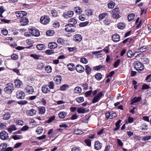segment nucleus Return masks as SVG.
Segmentation results:
<instances>
[{
	"instance_id": "nucleus-1",
	"label": "nucleus",
	"mask_w": 151,
	"mask_h": 151,
	"mask_svg": "<svg viewBox=\"0 0 151 151\" xmlns=\"http://www.w3.org/2000/svg\"><path fill=\"white\" fill-rule=\"evenodd\" d=\"M14 88L13 85L12 83H9L6 84L4 91L6 93L11 94L14 90Z\"/></svg>"
},
{
	"instance_id": "nucleus-2",
	"label": "nucleus",
	"mask_w": 151,
	"mask_h": 151,
	"mask_svg": "<svg viewBox=\"0 0 151 151\" xmlns=\"http://www.w3.org/2000/svg\"><path fill=\"white\" fill-rule=\"evenodd\" d=\"M29 33L31 34V35L35 37L39 36L40 35L39 31L35 27H32L29 29Z\"/></svg>"
},
{
	"instance_id": "nucleus-3",
	"label": "nucleus",
	"mask_w": 151,
	"mask_h": 151,
	"mask_svg": "<svg viewBox=\"0 0 151 151\" xmlns=\"http://www.w3.org/2000/svg\"><path fill=\"white\" fill-rule=\"evenodd\" d=\"M134 67L136 70L138 72L144 69L143 64L138 61L135 62L134 63Z\"/></svg>"
},
{
	"instance_id": "nucleus-4",
	"label": "nucleus",
	"mask_w": 151,
	"mask_h": 151,
	"mask_svg": "<svg viewBox=\"0 0 151 151\" xmlns=\"http://www.w3.org/2000/svg\"><path fill=\"white\" fill-rule=\"evenodd\" d=\"M40 22L43 24H48L50 21L49 17L45 15L42 17L40 19Z\"/></svg>"
},
{
	"instance_id": "nucleus-5",
	"label": "nucleus",
	"mask_w": 151,
	"mask_h": 151,
	"mask_svg": "<svg viewBox=\"0 0 151 151\" xmlns=\"http://www.w3.org/2000/svg\"><path fill=\"white\" fill-rule=\"evenodd\" d=\"M103 95L102 92H100L98 93L96 96H95L93 98L92 102L93 103H95L99 101Z\"/></svg>"
},
{
	"instance_id": "nucleus-6",
	"label": "nucleus",
	"mask_w": 151,
	"mask_h": 151,
	"mask_svg": "<svg viewBox=\"0 0 151 151\" xmlns=\"http://www.w3.org/2000/svg\"><path fill=\"white\" fill-rule=\"evenodd\" d=\"M25 93L23 91L20 90L18 91L16 93V97L19 99H23L25 96Z\"/></svg>"
},
{
	"instance_id": "nucleus-7",
	"label": "nucleus",
	"mask_w": 151,
	"mask_h": 151,
	"mask_svg": "<svg viewBox=\"0 0 151 151\" xmlns=\"http://www.w3.org/2000/svg\"><path fill=\"white\" fill-rule=\"evenodd\" d=\"M25 91L29 94H32L34 92V89L33 87L31 86L27 85L26 86Z\"/></svg>"
},
{
	"instance_id": "nucleus-8",
	"label": "nucleus",
	"mask_w": 151,
	"mask_h": 151,
	"mask_svg": "<svg viewBox=\"0 0 151 151\" xmlns=\"http://www.w3.org/2000/svg\"><path fill=\"white\" fill-rule=\"evenodd\" d=\"M15 14L18 18H22L27 14V12L24 11H17L15 12Z\"/></svg>"
},
{
	"instance_id": "nucleus-9",
	"label": "nucleus",
	"mask_w": 151,
	"mask_h": 151,
	"mask_svg": "<svg viewBox=\"0 0 151 151\" xmlns=\"http://www.w3.org/2000/svg\"><path fill=\"white\" fill-rule=\"evenodd\" d=\"M0 138L3 140H7L9 139L8 134L5 131H2L0 133Z\"/></svg>"
},
{
	"instance_id": "nucleus-10",
	"label": "nucleus",
	"mask_w": 151,
	"mask_h": 151,
	"mask_svg": "<svg viewBox=\"0 0 151 151\" xmlns=\"http://www.w3.org/2000/svg\"><path fill=\"white\" fill-rule=\"evenodd\" d=\"M74 14V12L72 11H69L67 12H64L63 14V16L66 19H68L70 17L73 16Z\"/></svg>"
},
{
	"instance_id": "nucleus-11",
	"label": "nucleus",
	"mask_w": 151,
	"mask_h": 151,
	"mask_svg": "<svg viewBox=\"0 0 151 151\" xmlns=\"http://www.w3.org/2000/svg\"><path fill=\"white\" fill-rule=\"evenodd\" d=\"M20 22L21 25L25 26L28 24L29 22V20L27 18L24 17L20 19Z\"/></svg>"
},
{
	"instance_id": "nucleus-12",
	"label": "nucleus",
	"mask_w": 151,
	"mask_h": 151,
	"mask_svg": "<svg viewBox=\"0 0 151 151\" xmlns=\"http://www.w3.org/2000/svg\"><path fill=\"white\" fill-rule=\"evenodd\" d=\"M36 112L37 111L35 110L32 109L27 110L26 112V113L28 116H32L35 115Z\"/></svg>"
},
{
	"instance_id": "nucleus-13",
	"label": "nucleus",
	"mask_w": 151,
	"mask_h": 151,
	"mask_svg": "<svg viewBox=\"0 0 151 151\" xmlns=\"http://www.w3.org/2000/svg\"><path fill=\"white\" fill-rule=\"evenodd\" d=\"M75 69L78 72L80 73L83 72L85 70L84 67L81 65L79 64L76 66Z\"/></svg>"
},
{
	"instance_id": "nucleus-14",
	"label": "nucleus",
	"mask_w": 151,
	"mask_h": 151,
	"mask_svg": "<svg viewBox=\"0 0 151 151\" xmlns=\"http://www.w3.org/2000/svg\"><path fill=\"white\" fill-rule=\"evenodd\" d=\"M42 91L43 93H47L50 92L47 85H45L42 86Z\"/></svg>"
},
{
	"instance_id": "nucleus-15",
	"label": "nucleus",
	"mask_w": 151,
	"mask_h": 151,
	"mask_svg": "<svg viewBox=\"0 0 151 151\" xmlns=\"http://www.w3.org/2000/svg\"><path fill=\"white\" fill-rule=\"evenodd\" d=\"M102 147V144L99 141H97L95 142L94 148L97 150H99Z\"/></svg>"
},
{
	"instance_id": "nucleus-16",
	"label": "nucleus",
	"mask_w": 151,
	"mask_h": 151,
	"mask_svg": "<svg viewBox=\"0 0 151 151\" xmlns=\"http://www.w3.org/2000/svg\"><path fill=\"white\" fill-rule=\"evenodd\" d=\"M112 40L115 42H117L120 40V36L117 33H115L112 37Z\"/></svg>"
},
{
	"instance_id": "nucleus-17",
	"label": "nucleus",
	"mask_w": 151,
	"mask_h": 151,
	"mask_svg": "<svg viewBox=\"0 0 151 151\" xmlns=\"http://www.w3.org/2000/svg\"><path fill=\"white\" fill-rule=\"evenodd\" d=\"M74 40L76 42H79L82 40V37L80 35H76L74 36Z\"/></svg>"
},
{
	"instance_id": "nucleus-18",
	"label": "nucleus",
	"mask_w": 151,
	"mask_h": 151,
	"mask_svg": "<svg viewBox=\"0 0 151 151\" xmlns=\"http://www.w3.org/2000/svg\"><path fill=\"white\" fill-rule=\"evenodd\" d=\"M140 129L142 131L147 130L148 128V125L146 123H144L141 124L139 127Z\"/></svg>"
},
{
	"instance_id": "nucleus-19",
	"label": "nucleus",
	"mask_w": 151,
	"mask_h": 151,
	"mask_svg": "<svg viewBox=\"0 0 151 151\" xmlns=\"http://www.w3.org/2000/svg\"><path fill=\"white\" fill-rule=\"evenodd\" d=\"M141 99V98L140 96L134 97L132 100L131 104L132 105L134 103H137L140 101Z\"/></svg>"
},
{
	"instance_id": "nucleus-20",
	"label": "nucleus",
	"mask_w": 151,
	"mask_h": 151,
	"mask_svg": "<svg viewBox=\"0 0 151 151\" xmlns=\"http://www.w3.org/2000/svg\"><path fill=\"white\" fill-rule=\"evenodd\" d=\"M14 82L15 87L18 88H20L22 84V82L19 80H16Z\"/></svg>"
},
{
	"instance_id": "nucleus-21",
	"label": "nucleus",
	"mask_w": 151,
	"mask_h": 151,
	"mask_svg": "<svg viewBox=\"0 0 151 151\" xmlns=\"http://www.w3.org/2000/svg\"><path fill=\"white\" fill-rule=\"evenodd\" d=\"M39 113L40 114H44L45 112V108L44 106L39 107L38 108Z\"/></svg>"
},
{
	"instance_id": "nucleus-22",
	"label": "nucleus",
	"mask_w": 151,
	"mask_h": 151,
	"mask_svg": "<svg viewBox=\"0 0 151 151\" xmlns=\"http://www.w3.org/2000/svg\"><path fill=\"white\" fill-rule=\"evenodd\" d=\"M57 44L54 42H51L49 43L48 46L50 49L56 48L57 47Z\"/></svg>"
},
{
	"instance_id": "nucleus-23",
	"label": "nucleus",
	"mask_w": 151,
	"mask_h": 151,
	"mask_svg": "<svg viewBox=\"0 0 151 151\" xmlns=\"http://www.w3.org/2000/svg\"><path fill=\"white\" fill-rule=\"evenodd\" d=\"M109 15L108 13H103L99 15V19L100 21L102 20L103 19L107 17Z\"/></svg>"
},
{
	"instance_id": "nucleus-24",
	"label": "nucleus",
	"mask_w": 151,
	"mask_h": 151,
	"mask_svg": "<svg viewBox=\"0 0 151 151\" xmlns=\"http://www.w3.org/2000/svg\"><path fill=\"white\" fill-rule=\"evenodd\" d=\"M7 129L9 132L11 133L12 131L16 130L17 128L15 125H12L9 127Z\"/></svg>"
},
{
	"instance_id": "nucleus-25",
	"label": "nucleus",
	"mask_w": 151,
	"mask_h": 151,
	"mask_svg": "<svg viewBox=\"0 0 151 151\" xmlns=\"http://www.w3.org/2000/svg\"><path fill=\"white\" fill-rule=\"evenodd\" d=\"M85 72L86 73V74L88 75H90L92 70V69L91 68V67L88 65H86L85 67Z\"/></svg>"
},
{
	"instance_id": "nucleus-26",
	"label": "nucleus",
	"mask_w": 151,
	"mask_h": 151,
	"mask_svg": "<svg viewBox=\"0 0 151 151\" xmlns=\"http://www.w3.org/2000/svg\"><path fill=\"white\" fill-rule=\"evenodd\" d=\"M85 14L87 16H91L93 14V11L90 9L87 8L85 11Z\"/></svg>"
},
{
	"instance_id": "nucleus-27",
	"label": "nucleus",
	"mask_w": 151,
	"mask_h": 151,
	"mask_svg": "<svg viewBox=\"0 0 151 151\" xmlns=\"http://www.w3.org/2000/svg\"><path fill=\"white\" fill-rule=\"evenodd\" d=\"M36 47L39 50H43L45 49V46L42 44H38L37 45Z\"/></svg>"
},
{
	"instance_id": "nucleus-28",
	"label": "nucleus",
	"mask_w": 151,
	"mask_h": 151,
	"mask_svg": "<svg viewBox=\"0 0 151 151\" xmlns=\"http://www.w3.org/2000/svg\"><path fill=\"white\" fill-rule=\"evenodd\" d=\"M67 66L68 69L71 71L74 70L76 68L74 64L73 63H69L67 65Z\"/></svg>"
},
{
	"instance_id": "nucleus-29",
	"label": "nucleus",
	"mask_w": 151,
	"mask_h": 151,
	"mask_svg": "<svg viewBox=\"0 0 151 151\" xmlns=\"http://www.w3.org/2000/svg\"><path fill=\"white\" fill-rule=\"evenodd\" d=\"M121 122L120 119L115 124L116 128L113 129L114 131H116L118 130L120 128V124Z\"/></svg>"
},
{
	"instance_id": "nucleus-30",
	"label": "nucleus",
	"mask_w": 151,
	"mask_h": 151,
	"mask_svg": "<svg viewBox=\"0 0 151 151\" xmlns=\"http://www.w3.org/2000/svg\"><path fill=\"white\" fill-rule=\"evenodd\" d=\"M11 115L9 112H6L3 115V119L5 120L9 119L10 118Z\"/></svg>"
},
{
	"instance_id": "nucleus-31",
	"label": "nucleus",
	"mask_w": 151,
	"mask_h": 151,
	"mask_svg": "<svg viewBox=\"0 0 151 151\" xmlns=\"http://www.w3.org/2000/svg\"><path fill=\"white\" fill-rule=\"evenodd\" d=\"M133 52L132 50H129L127 53V56L128 58H131L133 56L135 55V54L136 52Z\"/></svg>"
},
{
	"instance_id": "nucleus-32",
	"label": "nucleus",
	"mask_w": 151,
	"mask_h": 151,
	"mask_svg": "<svg viewBox=\"0 0 151 151\" xmlns=\"http://www.w3.org/2000/svg\"><path fill=\"white\" fill-rule=\"evenodd\" d=\"M67 113L65 112L62 111L60 112L58 114V116L61 118L63 119L67 115Z\"/></svg>"
},
{
	"instance_id": "nucleus-33",
	"label": "nucleus",
	"mask_w": 151,
	"mask_h": 151,
	"mask_svg": "<svg viewBox=\"0 0 151 151\" xmlns=\"http://www.w3.org/2000/svg\"><path fill=\"white\" fill-rule=\"evenodd\" d=\"M7 146L6 143H3L1 144L0 145V151L5 150Z\"/></svg>"
},
{
	"instance_id": "nucleus-34",
	"label": "nucleus",
	"mask_w": 151,
	"mask_h": 151,
	"mask_svg": "<svg viewBox=\"0 0 151 151\" xmlns=\"http://www.w3.org/2000/svg\"><path fill=\"white\" fill-rule=\"evenodd\" d=\"M117 27L120 29H124L125 27V24L123 23H119L118 24Z\"/></svg>"
},
{
	"instance_id": "nucleus-35",
	"label": "nucleus",
	"mask_w": 151,
	"mask_h": 151,
	"mask_svg": "<svg viewBox=\"0 0 151 151\" xmlns=\"http://www.w3.org/2000/svg\"><path fill=\"white\" fill-rule=\"evenodd\" d=\"M77 111L79 114L84 113L86 112V109L82 107H80L78 109Z\"/></svg>"
},
{
	"instance_id": "nucleus-36",
	"label": "nucleus",
	"mask_w": 151,
	"mask_h": 151,
	"mask_svg": "<svg viewBox=\"0 0 151 151\" xmlns=\"http://www.w3.org/2000/svg\"><path fill=\"white\" fill-rule=\"evenodd\" d=\"M69 87V86L68 85L64 84L61 86L60 89L61 91H64L68 89Z\"/></svg>"
},
{
	"instance_id": "nucleus-37",
	"label": "nucleus",
	"mask_w": 151,
	"mask_h": 151,
	"mask_svg": "<svg viewBox=\"0 0 151 151\" xmlns=\"http://www.w3.org/2000/svg\"><path fill=\"white\" fill-rule=\"evenodd\" d=\"M65 30L68 32H73L75 31V29L74 28H72L70 27H66L65 28Z\"/></svg>"
},
{
	"instance_id": "nucleus-38",
	"label": "nucleus",
	"mask_w": 151,
	"mask_h": 151,
	"mask_svg": "<svg viewBox=\"0 0 151 151\" xmlns=\"http://www.w3.org/2000/svg\"><path fill=\"white\" fill-rule=\"evenodd\" d=\"M115 4L114 2L111 1L108 4V7L109 9L113 8L115 5Z\"/></svg>"
},
{
	"instance_id": "nucleus-39",
	"label": "nucleus",
	"mask_w": 151,
	"mask_h": 151,
	"mask_svg": "<svg viewBox=\"0 0 151 151\" xmlns=\"http://www.w3.org/2000/svg\"><path fill=\"white\" fill-rule=\"evenodd\" d=\"M135 17V15L134 14H131L128 16V21L130 22L133 20Z\"/></svg>"
},
{
	"instance_id": "nucleus-40",
	"label": "nucleus",
	"mask_w": 151,
	"mask_h": 151,
	"mask_svg": "<svg viewBox=\"0 0 151 151\" xmlns=\"http://www.w3.org/2000/svg\"><path fill=\"white\" fill-rule=\"evenodd\" d=\"M43 131V129L41 127L39 126L37 128L36 130V132L38 134H40Z\"/></svg>"
},
{
	"instance_id": "nucleus-41",
	"label": "nucleus",
	"mask_w": 151,
	"mask_h": 151,
	"mask_svg": "<svg viewBox=\"0 0 151 151\" xmlns=\"http://www.w3.org/2000/svg\"><path fill=\"white\" fill-rule=\"evenodd\" d=\"M48 87L50 89H53L54 87V83L53 81L50 82L48 83V85H47Z\"/></svg>"
},
{
	"instance_id": "nucleus-42",
	"label": "nucleus",
	"mask_w": 151,
	"mask_h": 151,
	"mask_svg": "<svg viewBox=\"0 0 151 151\" xmlns=\"http://www.w3.org/2000/svg\"><path fill=\"white\" fill-rule=\"evenodd\" d=\"M111 22V20L107 18H106L104 20V24L106 25H109Z\"/></svg>"
},
{
	"instance_id": "nucleus-43",
	"label": "nucleus",
	"mask_w": 151,
	"mask_h": 151,
	"mask_svg": "<svg viewBox=\"0 0 151 151\" xmlns=\"http://www.w3.org/2000/svg\"><path fill=\"white\" fill-rule=\"evenodd\" d=\"M54 34V31L52 30H49L46 32V35L48 36H52Z\"/></svg>"
},
{
	"instance_id": "nucleus-44",
	"label": "nucleus",
	"mask_w": 151,
	"mask_h": 151,
	"mask_svg": "<svg viewBox=\"0 0 151 151\" xmlns=\"http://www.w3.org/2000/svg\"><path fill=\"white\" fill-rule=\"evenodd\" d=\"M45 71L47 73H50L52 72V67L50 65L46 66L45 67Z\"/></svg>"
},
{
	"instance_id": "nucleus-45",
	"label": "nucleus",
	"mask_w": 151,
	"mask_h": 151,
	"mask_svg": "<svg viewBox=\"0 0 151 151\" xmlns=\"http://www.w3.org/2000/svg\"><path fill=\"white\" fill-rule=\"evenodd\" d=\"M74 133L76 134L79 135L82 134L83 132L81 129H76L74 131Z\"/></svg>"
},
{
	"instance_id": "nucleus-46",
	"label": "nucleus",
	"mask_w": 151,
	"mask_h": 151,
	"mask_svg": "<svg viewBox=\"0 0 151 151\" xmlns=\"http://www.w3.org/2000/svg\"><path fill=\"white\" fill-rule=\"evenodd\" d=\"M102 77V76L101 73H98L96 74L95 78L98 80H100Z\"/></svg>"
},
{
	"instance_id": "nucleus-47",
	"label": "nucleus",
	"mask_w": 151,
	"mask_h": 151,
	"mask_svg": "<svg viewBox=\"0 0 151 151\" xmlns=\"http://www.w3.org/2000/svg\"><path fill=\"white\" fill-rule=\"evenodd\" d=\"M75 11L76 13L78 14H80L82 12L81 9L79 7H76L75 8Z\"/></svg>"
},
{
	"instance_id": "nucleus-48",
	"label": "nucleus",
	"mask_w": 151,
	"mask_h": 151,
	"mask_svg": "<svg viewBox=\"0 0 151 151\" xmlns=\"http://www.w3.org/2000/svg\"><path fill=\"white\" fill-rule=\"evenodd\" d=\"M74 90L75 93H81L82 89L81 88L78 86L75 88Z\"/></svg>"
},
{
	"instance_id": "nucleus-49",
	"label": "nucleus",
	"mask_w": 151,
	"mask_h": 151,
	"mask_svg": "<svg viewBox=\"0 0 151 151\" xmlns=\"http://www.w3.org/2000/svg\"><path fill=\"white\" fill-rule=\"evenodd\" d=\"M69 22L74 25L76 24L77 22L76 20L74 18H71L69 19Z\"/></svg>"
},
{
	"instance_id": "nucleus-50",
	"label": "nucleus",
	"mask_w": 151,
	"mask_h": 151,
	"mask_svg": "<svg viewBox=\"0 0 151 151\" xmlns=\"http://www.w3.org/2000/svg\"><path fill=\"white\" fill-rule=\"evenodd\" d=\"M76 100L79 103H80L84 101V98L82 97H79L76 98Z\"/></svg>"
},
{
	"instance_id": "nucleus-51",
	"label": "nucleus",
	"mask_w": 151,
	"mask_h": 151,
	"mask_svg": "<svg viewBox=\"0 0 151 151\" xmlns=\"http://www.w3.org/2000/svg\"><path fill=\"white\" fill-rule=\"evenodd\" d=\"M88 23V22L87 21L81 22L80 23L79 25L80 27H84L87 26Z\"/></svg>"
},
{
	"instance_id": "nucleus-52",
	"label": "nucleus",
	"mask_w": 151,
	"mask_h": 151,
	"mask_svg": "<svg viewBox=\"0 0 151 151\" xmlns=\"http://www.w3.org/2000/svg\"><path fill=\"white\" fill-rule=\"evenodd\" d=\"M71 151H81V149L78 147L74 146L72 148Z\"/></svg>"
},
{
	"instance_id": "nucleus-53",
	"label": "nucleus",
	"mask_w": 151,
	"mask_h": 151,
	"mask_svg": "<svg viewBox=\"0 0 151 151\" xmlns=\"http://www.w3.org/2000/svg\"><path fill=\"white\" fill-rule=\"evenodd\" d=\"M151 136H149L143 137L142 139V140L143 141H145L150 140L151 139Z\"/></svg>"
},
{
	"instance_id": "nucleus-54",
	"label": "nucleus",
	"mask_w": 151,
	"mask_h": 151,
	"mask_svg": "<svg viewBox=\"0 0 151 151\" xmlns=\"http://www.w3.org/2000/svg\"><path fill=\"white\" fill-rule=\"evenodd\" d=\"M54 53L53 50H46L45 51V53L47 55H51Z\"/></svg>"
},
{
	"instance_id": "nucleus-55",
	"label": "nucleus",
	"mask_w": 151,
	"mask_h": 151,
	"mask_svg": "<svg viewBox=\"0 0 151 151\" xmlns=\"http://www.w3.org/2000/svg\"><path fill=\"white\" fill-rule=\"evenodd\" d=\"M11 58L12 60H16L18 58V56L16 54H13L11 55Z\"/></svg>"
},
{
	"instance_id": "nucleus-56",
	"label": "nucleus",
	"mask_w": 151,
	"mask_h": 151,
	"mask_svg": "<svg viewBox=\"0 0 151 151\" xmlns=\"http://www.w3.org/2000/svg\"><path fill=\"white\" fill-rule=\"evenodd\" d=\"M12 138L14 140H17L21 139L22 136L21 135H15L13 136Z\"/></svg>"
},
{
	"instance_id": "nucleus-57",
	"label": "nucleus",
	"mask_w": 151,
	"mask_h": 151,
	"mask_svg": "<svg viewBox=\"0 0 151 151\" xmlns=\"http://www.w3.org/2000/svg\"><path fill=\"white\" fill-rule=\"evenodd\" d=\"M85 144L88 146H90L91 145V141L89 139H86L84 140Z\"/></svg>"
},
{
	"instance_id": "nucleus-58",
	"label": "nucleus",
	"mask_w": 151,
	"mask_h": 151,
	"mask_svg": "<svg viewBox=\"0 0 151 151\" xmlns=\"http://www.w3.org/2000/svg\"><path fill=\"white\" fill-rule=\"evenodd\" d=\"M120 63V60L118 59L115 62L114 65V68H117L119 66Z\"/></svg>"
},
{
	"instance_id": "nucleus-59",
	"label": "nucleus",
	"mask_w": 151,
	"mask_h": 151,
	"mask_svg": "<svg viewBox=\"0 0 151 151\" xmlns=\"http://www.w3.org/2000/svg\"><path fill=\"white\" fill-rule=\"evenodd\" d=\"M112 17L113 18L116 19H119L120 17L119 14H112Z\"/></svg>"
},
{
	"instance_id": "nucleus-60",
	"label": "nucleus",
	"mask_w": 151,
	"mask_h": 151,
	"mask_svg": "<svg viewBox=\"0 0 151 151\" xmlns=\"http://www.w3.org/2000/svg\"><path fill=\"white\" fill-rule=\"evenodd\" d=\"M57 42L58 43H60L61 45H63L64 43V40L62 38H58L57 40Z\"/></svg>"
},
{
	"instance_id": "nucleus-61",
	"label": "nucleus",
	"mask_w": 151,
	"mask_h": 151,
	"mask_svg": "<svg viewBox=\"0 0 151 151\" xmlns=\"http://www.w3.org/2000/svg\"><path fill=\"white\" fill-rule=\"evenodd\" d=\"M80 61L81 62L84 64L87 63L88 62L87 60L85 58H81Z\"/></svg>"
},
{
	"instance_id": "nucleus-62",
	"label": "nucleus",
	"mask_w": 151,
	"mask_h": 151,
	"mask_svg": "<svg viewBox=\"0 0 151 151\" xmlns=\"http://www.w3.org/2000/svg\"><path fill=\"white\" fill-rule=\"evenodd\" d=\"M51 13L52 16L54 17H55L57 16V12L55 10H52Z\"/></svg>"
},
{
	"instance_id": "nucleus-63",
	"label": "nucleus",
	"mask_w": 151,
	"mask_h": 151,
	"mask_svg": "<svg viewBox=\"0 0 151 151\" xmlns=\"http://www.w3.org/2000/svg\"><path fill=\"white\" fill-rule=\"evenodd\" d=\"M30 56L34 58L35 59H38L40 57V56L36 54H32L30 55Z\"/></svg>"
},
{
	"instance_id": "nucleus-64",
	"label": "nucleus",
	"mask_w": 151,
	"mask_h": 151,
	"mask_svg": "<svg viewBox=\"0 0 151 151\" xmlns=\"http://www.w3.org/2000/svg\"><path fill=\"white\" fill-rule=\"evenodd\" d=\"M81 86L83 87L84 90H86L88 89V85L86 82L84 83Z\"/></svg>"
}]
</instances>
